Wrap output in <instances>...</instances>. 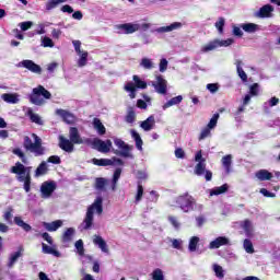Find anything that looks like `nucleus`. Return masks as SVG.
<instances>
[{
	"label": "nucleus",
	"instance_id": "obj_1",
	"mask_svg": "<svg viewBox=\"0 0 280 280\" xmlns=\"http://www.w3.org/2000/svg\"><path fill=\"white\" fill-rule=\"evenodd\" d=\"M170 205L175 209H180L183 213H191V211H198L200 213L205 209V206L202 203H198L196 198H194L189 192H184L173 198Z\"/></svg>",
	"mask_w": 280,
	"mask_h": 280
},
{
	"label": "nucleus",
	"instance_id": "obj_2",
	"mask_svg": "<svg viewBox=\"0 0 280 280\" xmlns=\"http://www.w3.org/2000/svg\"><path fill=\"white\" fill-rule=\"evenodd\" d=\"M103 202L104 200L102 197H97L94 202L88 207L85 217L79 226L81 231H91V229H93L95 225V211L97 215H102V213H104V207L102 206Z\"/></svg>",
	"mask_w": 280,
	"mask_h": 280
},
{
	"label": "nucleus",
	"instance_id": "obj_3",
	"mask_svg": "<svg viewBox=\"0 0 280 280\" xmlns=\"http://www.w3.org/2000/svg\"><path fill=\"white\" fill-rule=\"evenodd\" d=\"M32 138L34 141H32ZM32 138L28 136L24 137L23 148L26 152H31L34 156H45L47 149L43 147V139L36 133H32Z\"/></svg>",
	"mask_w": 280,
	"mask_h": 280
},
{
	"label": "nucleus",
	"instance_id": "obj_4",
	"mask_svg": "<svg viewBox=\"0 0 280 280\" xmlns=\"http://www.w3.org/2000/svg\"><path fill=\"white\" fill-rule=\"evenodd\" d=\"M28 100L35 106H45L47 104L45 100H51V92L45 89V86L38 85L32 90Z\"/></svg>",
	"mask_w": 280,
	"mask_h": 280
},
{
	"label": "nucleus",
	"instance_id": "obj_5",
	"mask_svg": "<svg viewBox=\"0 0 280 280\" xmlns=\"http://www.w3.org/2000/svg\"><path fill=\"white\" fill-rule=\"evenodd\" d=\"M114 145L118 149H113L112 152L116 154V156H122V159H135L132 154V150H135L133 145L126 143L120 138L114 137Z\"/></svg>",
	"mask_w": 280,
	"mask_h": 280
},
{
	"label": "nucleus",
	"instance_id": "obj_6",
	"mask_svg": "<svg viewBox=\"0 0 280 280\" xmlns=\"http://www.w3.org/2000/svg\"><path fill=\"white\" fill-rule=\"evenodd\" d=\"M196 166L195 174L196 176H205L206 180H211L213 178V173L207 171V160L202 158V151H198L195 155Z\"/></svg>",
	"mask_w": 280,
	"mask_h": 280
},
{
	"label": "nucleus",
	"instance_id": "obj_7",
	"mask_svg": "<svg viewBox=\"0 0 280 280\" xmlns=\"http://www.w3.org/2000/svg\"><path fill=\"white\" fill-rule=\"evenodd\" d=\"M85 145H91L93 150H97V152H102V154H108V152H110V150L113 149V141H103L100 138H86Z\"/></svg>",
	"mask_w": 280,
	"mask_h": 280
},
{
	"label": "nucleus",
	"instance_id": "obj_8",
	"mask_svg": "<svg viewBox=\"0 0 280 280\" xmlns=\"http://www.w3.org/2000/svg\"><path fill=\"white\" fill-rule=\"evenodd\" d=\"M235 43L233 38L228 39H214L207 45L202 46L201 51L202 54H208V51H213L218 49V47H231V45Z\"/></svg>",
	"mask_w": 280,
	"mask_h": 280
},
{
	"label": "nucleus",
	"instance_id": "obj_9",
	"mask_svg": "<svg viewBox=\"0 0 280 280\" xmlns=\"http://www.w3.org/2000/svg\"><path fill=\"white\" fill-rule=\"evenodd\" d=\"M57 187H58V185L54 180L44 182L40 185V189H39L40 197L44 200H47V199L51 198V196L54 195V191H56Z\"/></svg>",
	"mask_w": 280,
	"mask_h": 280
},
{
	"label": "nucleus",
	"instance_id": "obj_10",
	"mask_svg": "<svg viewBox=\"0 0 280 280\" xmlns=\"http://www.w3.org/2000/svg\"><path fill=\"white\" fill-rule=\"evenodd\" d=\"M12 174H18L19 183L27 182V172H32V167H25L21 162L15 163L11 168Z\"/></svg>",
	"mask_w": 280,
	"mask_h": 280
},
{
	"label": "nucleus",
	"instance_id": "obj_11",
	"mask_svg": "<svg viewBox=\"0 0 280 280\" xmlns=\"http://www.w3.org/2000/svg\"><path fill=\"white\" fill-rule=\"evenodd\" d=\"M151 84L160 95L167 94V80L163 75H155V81L151 82Z\"/></svg>",
	"mask_w": 280,
	"mask_h": 280
},
{
	"label": "nucleus",
	"instance_id": "obj_12",
	"mask_svg": "<svg viewBox=\"0 0 280 280\" xmlns=\"http://www.w3.org/2000/svg\"><path fill=\"white\" fill-rule=\"evenodd\" d=\"M275 7L272 4H265L258 11L254 13L255 19H272L275 14Z\"/></svg>",
	"mask_w": 280,
	"mask_h": 280
},
{
	"label": "nucleus",
	"instance_id": "obj_13",
	"mask_svg": "<svg viewBox=\"0 0 280 280\" xmlns=\"http://www.w3.org/2000/svg\"><path fill=\"white\" fill-rule=\"evenodd\" d=\"M18 67H23L24 69L31 71V73H37L38 75L43 73V68H40V66L30 59L22 60L21 62H19Z\"/></svg>",
	"mask_w": 280,
	"mask_h": 280
},
{
	"label": "nucleus",
	"instance_id": "obj_14",
	"mask_svg": "<svg viewBox=\"0 0 280 280\" xmlns=\"http://www.w3.org/2000/svg\"><path fill=\"white\" fill-rule=\"evenodd\" d=\"M115 30L118 31V34H135V32H139V24H118L115 26Z\"/></svg>",
	"mask_w": 280,
	"mask_h": 280
},
{
	"label": "nucleus",
	"instance_id": "obj_15",
	"mask_svg": "<svg viewBox=\"0 0 280 280\" xmlns=\"http://www.w3.org/2000/svg\"><path fill=\"white\" fill-rule=\"evenodd\" d=\"M69 139L75 145H82V143L86 144V139H82V137H80V132L78 131V128H75V127L70 128Z\"/></svg>",
	"mask_w": 280,
	"mask_h": 280
},
{
	"label": "nucleus",
	"instance_id": "obj_16",
	"mask_svg": "<svg viewBox=\"0 0 280 280\" xmlns=\"http://www.w3.org/2000/svg\"><path fill=\"white\" fill-rule=\"evenodd\" d=\"M23 253H25V248L23 247V245H20L16 252L11 253L7 265L8 268H14V264L19 261V258L23 255Z\"/></svg>",
	"mask_w": 280,
	"mask_h": 280
},
{
	"label": "nucleus",
	"instance_id": "obj_17",
	"mask_svg": "<svg viewBox=\"0 0 280 280\" xmlns=\"http://www.w3.org/2000/svg\"><path fill=\"white\" fill-rule=\"evenodd\" d=\"M59 148L63 150V152H68V154H71V152L75 150L74 144L63 136H59Z\"/></svg>",
	"mask_w": 280,
	"mask_h": 280
},
{
	"label": "nucleus",
	"instance_id": "obj_18",
	"mask_svg": "<svg viewBox=\"0 0 280 280\" xmlns=\"http://www.w3.org/2000/svg\"><path fill=\"white\" fill-rule=\"evenodd\" d=\"M180 27H183V23L174 22V23H172L168 26H161V27L155 28L152 32H156V34H167L170 32H174L176 30H180Z\"/></svg>",
	"mask_w": 280,
	"mask_h": 280
},
{
	"label": "nucleus",
	"instance_id": "obj_19",
	"mask_svg": "<svg viewBox=\"0 0 280 280\" xmlns=\"http://www.w3.org/2000/svg\"><path fill=\"white\" fill-rule=\"evenodd\" d=\"M230 240L226 236H219L214 241L210 242L209 248L210 250H215L220 248V246H229Z\"/></svg>",
	"mask_w": 280,
	"mask_h": 280
},
{
	"label": "nucleus",
	"instance_id": "obj_20",
	"mask_svg": "<svg viewBox=\"0 0 280 280\" xmlns=\"http://www.w3.org/2000/svg\"><path fill=\"white\" fill-rule=\"evenodd\" d=\"M56 115L61 117L66 124H75V116L71 112L65 109H57Z\"/></svg>",
	"mask_w": 280,
	"mask_h": 280
},
{
	"label": "nucleus",
	"instance_id": "obj_21",
	"mask_svg": "<svg viewBox=\"0 0 280 280\" xmlns=\"http://www.w3.org/2000/svg\"><path fill=\"white\" fill-rule=\"evenodd\" d=\"M1 98L7 104H19L21 102V95L19 93H4Z\"/></svg>",
	"mask_w": 280,
	"mask_h": 280
},
{
	"label": "nucleus",
	"instance_id": "obj_22",
	"mask_svg": "<svg viewBox=\"0 0 280 280\" xmlns=\"http://www.w3.org/2000/svg\"><path fill=\"white\" fill-rule=\"evenodd\" d=\"M63 224L62 220H56L52 222H44L43 226L46 231H49V233H54L56 231H58V229H60Z\"/></svg>",
	"mask_w": 280,
	"mask_h": 280
},
{
	"label": "nucleus",
	"instance_id": "obj_23",
	"mask_svg": "<svg viewBox=\"0 0 280 280\" xmlns=\"http://www.w3.org/2000/svg\"><path fill=\"white\" fill-rule=\"evenodd\" d=\"M155 124L156 120L154 119V116L151 115L140 124V128H142V130L145 132H150V130L154 129Z\"/></svg>",
	"mask_w": 280,
	"mask_h": 280
},
{
	"label": "nucleus",
	"instance_id": "obj_24",
	"mask_svg": "<svg viewBox=\"0 0 280 280\" xmlns=\"http://www.w3.org/2000/svg\"><path fill=\"white\" fill-rule=\"evenodd\" d=\"M75 236V229L74 228H68L62 236H61V242L62 244H69L73 242V237Z\"/></svg>",
	"mask_w": 280,
	"mask_h": 280
},
{
	"label": "nucleus",
	"instance_id": "obj_25",
	"mask_svg": "<svg viewBox=\"0 0 280 280\" xmlns=\"http://www.w3.org/2000/svg\"><path fill=\"white\" fill-rule=\"evenodd\" d=\"M93 244L95 246H98L101 248L102 253H108V245L106 244V241L100 235H94L93 236Z\"/></svg>",
	"mask_w": 280,
	"mask_h": 280
},
{
	"label": "nucleus",
	"instance_id": "obj_26",
	"mask_svg": "<svg viewBox=\"0 0 280 280\" xmlns=\"http://www.w3.org/2000/svg\"><path fill=\"white\" fill-rule=\"evenodd\" d=\"M241 30L245 31L246 34H256V32H259V24L255 23H242Z\"/></svg>",
	"mask_w": 280,
	"mask_h": 280
},
{
	"label": "nucleus",
	"instance_id": "obj_27",
	"mask_svg": "<svg viewBox=\"0 0 280 280\" xmlns=\"http://www.w3.org/2000/svg\"><path fill=\"white\" fill-rule=\"evenodd\" d=\"M42 253H44V255H54V257H62V255L60 254V252H58V249L42 243Z\"/></svg>",
	"mask_w": 280,
	"mask_h": 280
},
{
	"label": "nucleus",
	"instance_id": "obj_28",
	"mask_svg": "<svg viewBox=\"0 0 280 280\" xmlns=\"http://www.w3.org/2000/svg\"><path fill=\"white\" fill-rule=\"evenodd\" d=\"M221 163L226 174H231V165H233V155L231 154L224 155L221 160Z\"/></svg>",
	"mask_w": 280,
	"mask_h": 280
},
{
	"label": "nucleus",
	"instance_id": "obj_29",
	"mask_svg": "<svg viewBox=\"0 0 280 280\" xmlns=\"http://www.w3.org/2000/svg\"><path fill=\"white\" fill-rule=\"evenodd\" d=\"M256 178L258 180H271L272 179V173H270L268 170H260L256 172L255 174Z\"/></svg>",
	"mask_w": 280,
	"mask_h": 280
},
{
	"label": "nucleus",
	"instance_id": "obj_30",
	"mask_svg": "<svg viewBox=\"0 0 280 280\" xmlns=\"http://www.w3.org/2000/svg\"><path fill=\"white\" fill-rule=\"evenodd\" d=\"M241 228L245 231L247 237H253V223L249 220L242 221Z\"/></svg>",
	"mask_w": 280,
	"mask_h": 280
},
{
	"label": "nucleus",
	"instance_id": "obj_31",
	"mask_svg": "<svg viewBox=\"0 0 280 280\" xmlns=\"http://www.w3.org/2000/svg\"><path fill=\"white\" fill-rule=\"evenodd\" d=\"M93 128L95 131H97L98 135H106V127H104L100 118L93 119Z\"/></svg>",
	"mask_w": 280,
	"mask_h": 280
},
{
	"label": "nucleus",
	"instance_id": "obj_32",
	"mask_svg": "<svg viewBox=\"0 0 280 280\" xmlns=\"http://www.w3.org/2000/svg\"><path fill=\"white\" fill-rule=\"evenodd\" d=\"M14 223L16 226H20V229H23L26 233H30L32 231V225L25 223L21 217H14Z\"/></svg>",
	"mask_w": 280,
	"mask_h": 280
},
{
	"label": "nucleus",
	"instance_id": "obj_33",
	"mask_svg": "<svg viewBox=\"0 0 280 280\" xmlns=\"http://www.w3.org/2000/svg\"><path fill=\"white\" fill-rule=\"evenodd\" d=\"M131 137L136 141L137 150H143V140L141 139L139 132H137L135 129H131Z\"/></svg>",
	"mask_w": 280,
	"mask_h": 280
},
{
	"label": "nucleus",
	"instance_id": "obj_34",
	"mask_svg": "<svg viewBox=\"0 0 280 280\" xmlns=\"http://www.w3.org/2000/svg\"><path fill=\"white\" fill-rule=\"evenodd\" d=\"M226 191H229V184H223L222 186L212 188L210 196H220L221 194H226Z\"/></svg>",
	"mask_w": 280,
	"mask_h": 280
},
{
	"label": "nucleus",
	"instance_id": "obj_35",
	"mask_svg": "<svg viewBox=\"0 0 280 280\" xmlns=\"http://www.w3.org/2000/svg\"><path fill=\"white\" fill-rule=\"evenodd\" d=\"M92 163L97 165L98 167H108V165H113V160L110 159H93Z\"/></svg>",
	"mask_w": 280,
	"mask_h": 280
},
{
	"label": "nucleus",
	"instance_id": "obj_36",
	"mask_svg": "<svg viewBox=\"0 0 280 280\" xmlns=\"http://www.w3.org/2000/svg\"><path fill=\"white\" fill-rule=\"evenodd\" d=\"M236 71H237V75L241 78L243 82L248 81V75L244 71V68H242V60H236Z\"/></svg>",
	"mask_w": 280,
	"mask_h": 280
},
{
	"label": "nucleus",
	"instance_id": "obj_37",
	"mask_svg": "<svg viewBox=\"0 0 280 280\" xmlns=\"http://www.w3.org/2000/svg\"><path fill=\"white\" fill-rule=\"evenodd\" d=\"M47 172V162H42L35 171V178H40V176H45Z\"/></svg>",
	"mask_w": 280,
	"mask_h": 280
},
{
	"label": "nucleus",
	"instance_id": "obj_38",
	"mask_svg": "<svg viewBox=\"0 0 280 280\" xmlns=\"http://www.w3.org/2000/svg\"><path fill=\"white\" fill-rule=\"evenodd\" d=\"M180 102H183V96L182 95L175 96L163 105V110H166V108H170L172 106H176L180 104Z\"/></svg>",
	"mask_w": 280,
	"mask_h": 280
},
{
	"label": "nucleus",
	"instance_id": "obj_39",
	"mask_svg": "<svg viewBox=\"0 0 280 280\" xmlns=\"http://www.w3.org/2000/svg\"><path fill=\"white\" fill-rule=\"evenodd\" d=\"M198 244H200V237L198 236L190 237L189 244H188V250L190 253H196V249L198 248Z\"/></svg>",
	"mask_w": 280,
	"mask_h": 280
},
{
	"label": "nucleus",
	"instance_id": "obj_40",
	"mask_svg": "<svg viewBox=\"0 0 280 280\" xmlns=\"http://www.w3.org/2000/svg\"><path fill=\"white\" fill-rule=\"evenodd\" d=\"M140 67H142V69H147L148 71H151V69H154V61H152V59L148 57H144L140 61Z\"/></svg>",
	"mask_w": 280,
	"mask_h": 280
},
{
	"label": "nucleus",
	"instance_id": "obj_41",
	"mask_svg": "<svg viewBox=\"0 0 280 280\" xmlns=\"http://www.w3.org/2000/svg\"><path fill=\"white\" fill-rule=\"evenodd\" d=\"M28 117L33 124H37V126H44L45 121H43V118L40 115L33 113L32 110L28 112Z\"/></svg>",
	"mask_w": 280,
	"mask_h": 280
},
{
	"label": "nucleus",
	"instance_id": "obj_42",
	"mask_svg": "<svg viewBox=\"0 0 280 280\" xmlns=\"http://www.w3.org/2000/svg\"><path fill=\"white\" fill-rule=\"evenodd\" d=\"M125 91H127V93H129V97L131 100H135V97H137V88L135 86V83L128 82L125 85Z\"/></svg>",
	"mask_w": 280,
	"mask_h": 280
},
{
	"label": "nucleus",
	"instance_id": "obj_43",
	"mask_svg": "<svg viewBox=\"0 0 280 280\" xmlns=\"http://www.w3.org/2000/svg\"><path fill=\"white\" fill-rule=\"evenodd\" d=\"M78 56H80V59L78 60V67H86V62H89V52L83 50L78 54Z\"/></svg>",
	"mask_w": 280,
	"mask_h": 280
},
{
	"label": "nucleus",
	"instance_id": "obj_44",
	"mask_svg": "<svg viewBox=\"0 0 280 280\" xmlns=\"http://www.w3.org/2000/svg\"><path fill=\"white\" fill-rule=\"evenodd\" d=\"M212 270L217 277V279H224V268L218 264L212 265Z\"/></svg>",
	"mask_w": 280,
	"mask_h": 280
},
{
	"label": "nucleus",
	"instance_id": "obj_45",
	"mask_svg": "<svg viewBox=\"0 0 280 280\" xmlns=\"http://www.w3.org/2000/svg\"><path fill=\"white\" fill-rule=\"evenodd\" d=\"M106 178L104 177H97L95 179V189H97V191H104V187H106Z\"/></svg>",
	"mask_w": 280,
	"mask_h": 280
},
{
	"label": "nucleus",
	"instance_id": "obj_46",
	"mask_svg": "<svg viewBox=\"0 0 280 280\" xmlns=\"http://www.w3.org/2000/svg\"><path fill=\"white\" fill-rule=\"evenodd\" d=\"M60 3H67V0H49L46 3V10H54V8H58V5H60Z\"/></svg>",
	"mask_w": 280,
	"mask_h": 280
},
{
	"label": "nucleus",
	"instance_id": "obj_47",
	"mask_svg": "<svg viewBox=\"0 0 280 280\" xmlns=\"http://www.w3.org/2000/svg\"><path fill=\"white\" fill-rule=\"evenodd\" d=\"M243 247L245 252L248 253L249 255H253V253H255V248L253 247V242H250V240L248 238L244 240Z\"/></svg>",
	"mask_w": 280,
	"mask_h": 280
},
{
	"label": "nucleus",
	"instance_id": "obj_48",
	"mask_svg": "<svg viewBox=\"0 0 280 280\" xmlns=\"http://www.w3.org/2000/svg\"><path fill=\"white\" fill-rule=\"evenodd\" d=\"M226 24V20L224 18H219L215 22L214 27H217L219 34H224V25Z\"/></svg>",
	"mask_w": 280,
	"mask_h": 280
},
{
	"label": "nucleus",
	"instance_id": "obj_49",
	"mask_svg": "<svg viewBox=\"0 0 280 280\" xmlns=\"http://www.w3.org/2000/svg\"><path fill=\"white\" fill-rule=\"evenodd\" d=\"M218 119H220V114H214L208 122L207 128H209L210 130L215 129V127L218 126Z\"/></svg>",
	"mask_w": 280,
	"mask_h": 280
},
{
	"label": "nucleus",
	"instance_id": "obj_50",
	"mask_svg": "<svg viewBox=\"0 0 280 280\" xmlns=\"http://www.w3.org/2000/svg\"><path fill=\"white\" fill-rule=\"evenodd\" d=\"M135 119H137V115L135 114V109L129 108L128 113H127V116L125 118V121L127 124H135Z\"/></svg>",
	"mask_w": 280,
	"mask_h": 280
},
{
	"label": "nucleus",
	"instance_id": "obj_51",
	"mask_svg": "<svg viewBox=\"0 0 280 280\" xmlns=\"http://www.w3.org/2000/svg\"><path fill=\"white\" fill-rule=\"evenodd\" d=\"M120 176H121V168H116L113 177V186H112L113 191H115L117 187V182L119 180Z\"/></svg>",
	"mask_w": 280,
	"mask_h": 280
},
{
	"label": "nucleus",
	"instance_id": "obj_52",
	"mask_svg": "<svg viewBox=\"0 0 280 280\" xmlns=\"http://www.w3.org/2000/svg\"><path fill=\"white\" fill-rule=\"evenodd\" d=\"M23 188L26 194H30L32 191V175L30 174V171H27V179L24 182Z\"/></svg>",
	"mask_w": 280,
	"mask_h": 280
},
{
	"label": "nucleus",
	"instance_id": "obj_53",
	"mask_svg": "<svg viewBox=\"0 0 280 280\" xmlns=\"http://www.w3.org/2000/svg\"><path fill=\"white\" fill-rule=\"evenodd\" d=\"M133 82H135L137 89H148V83H145V81H142L141 79H139L138 75H133Z\"/></svg>",
	"mask_w": 280,
	"mask_h": 280
},
{
	"label": "nucleus",
	"instance_id": "obj_54",
	"mask_svg": "<svg viewBox=\"0 0 280 280\" xmlns=\"http://www.w3.org/2000/svg\"><path fill=\"white\" fill-rule=\"evenodd\" d=\"M211 137V129L209 127H205L199 136V141H205V139Z\"/></svg>",
	"mask_w": 280,
	"mask_h": 280
},
{
	"label": "nucleus",
	"instance_id": "obj_55",
	"mask_svg": "<svg viewBox=\"0 0 280 280\" xmlns=\"http://www.w3.org/2000/svg\"><path fill=\"white\" fill-rule=\"evenodd\" d=\"M13 154H15V156H19V159H21L22 163H24V164L27 163V158L25 156V153L23 152V150H21L19 148L14 149Z\"/></svg>",
	"mask_w": 280,
	"mask_h": 280
},
{
	"label": "nucleus",
	"instance_id": "obj_56",
	"mask_svg": "<svg viewBox=\"0 0 280 280\" xmlns=\"http://www.w3.org/2000/svg\"><path fill=\"white\" fill-rule=\"evenodd\" d=\"M153 280H165V276H163V270L160 268L155 269L152 273Z\"/></svg>",
	"mask_w": 280,
	"mask_h": 280
},
{
	"label": "nucleus",
	"instance_id": "obj_57",
	"mask_svg": "<svg viewBox=\"0 0 280 280\" xmlns=\"http://www.w3.org/2000/svg\"><path fill=\"white\" fill-rule=\"evenodd\" d=\"M78 254L82 257L84 255V242H82V240H79L75 242L74 244Z\"/></svg>",
	"mask_w": 280,
	"mask_h": 280
},
{
	"label": "nucleus",
	"instance_id": "obj_58",
	"mask_svg": "<svg viewBox=\"0 0 280 280\" xmlns=\"http://www.w3.org/2000/svg\"><path fill=\"white\" fill-rule=\"evenodd\" d=\"M141 198H143V186L142 185H138V190H137V195H136V205H139V202H141Z\"/></svg>",
	"mask_w": 280,
	"mask_h": 280
},
{
	"label": "nucleus",
	"instance_id": "obj_59",
	"mask_svg": "<svg viewBox=\"0 0 280 280\" xmlns=\"http://www.w3.org/2000/svg\"><path fill=\"white\" fill-rule=\"evenodd\" d=\"M232 34L233 36H237L238 38H242V36H244V32L242 31V27L236 25L232 26Z\"/></svg>",
	"mask_w": 280,
	"mask_h": 280
},
{
	"label": "nucleus",
	"instance_id": "obj_60",
	"mask_svg": "<svg viewBox=\"0 0 280 280\" xmlns=\"http://www.w3.org/2000/svg\"><path fill=\"white\" fill-rule=\"evenodd\" d=\"M12 211H14V209L9 208L8 211H5L3 214L5 222H8L9 224H12V218H13Z\"/></svg>",
	"mask_w": 280,
	"mask_h": 280
},
{
	"label": "nucleus",
	"instance_id": "obj_61",
	"mask_svg": "<svg viewBox=\"0 0 280 280\" xmlns=\"http://www.w3.org/2000/svg\"><path fill=\"white\" fill-rule=\"evenodd\" d=\"M167 59L163 58L160 60V73H165L167 71Z\"/></svg>",
	"mask_w": 280,
	"mask_h": 280
},
{
	"label": "nucleus",
	"instance_id": "obj_62",
	"mask_svg": "<svg viewBox=\"0 0 280 280\" xmlns=\"http://www.w3.org/2000/svg\"><path fill=\"white\" fill-rule=\"evenodd\" d=\"M168 222H171L172 226H174V229L178 230L180 229V222H178V219L176 217H168Z\"/></svg>",
	"mask_w": 280,
	"mask_h": 280
},
{
	"label": "nucleus",
	"instance_id": "obj_63",
	"mask_svg": "<svg viewBox=\"0 0 280 280\" xmlns=\"http://www.w3.org/2000/svg\"><path fill=\"white\" fill-rule=\"evenodd\" d=\"M19 25H20L22 32H27V30H30L32 27V25H34V23L31 21H27V22H22Z\"/></svg>",
	"mask_w": 280,
	"mask_h": 280
},
{
	"label": "nucleus",
	"instance_id": "obj_64",
	"mask_svg": "<svg viewBox=\"0 0 280 280\" xmlns=\"http://www.w3.org/2000/svg\"><path fill=\"white\" fill-rule=\"evenodd\" d=\"M43 47H54V40L49 37H44L42 40Z\"/></svg>",
	"mask_w": 280,
	"mask_h": 280
}]
</instances>
